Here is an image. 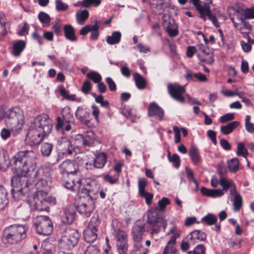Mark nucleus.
<instances>
[{"label": "nucleus", "instance_id": "nucleus-1", "mask_svg": "<svg viewBox=\"0 0 254 254\" xmlns=\"http://www.w3.org/2000/svg\"><path fill=\"white\" fill-rule=\"evenodd\" d=\"M13 164L19 165L23 175H29L33 179V182L37 189L46 188L47 181V174L44 173L42 168L36 169V153L33 150L21 151L17 152L11 158Z\"/></svg>", "mask_w": 254, "mask_h": 254}, {"label": "nucleus", "instance_id": "nucleus-2", "mask_svg": "<svg viewBox=\"0 0 254 254\" xmlns=\"http://www.w3.org/2000/svg\"><path fill=\"white\" fill-rule=\"evenodd\" d=\"M52 127V121L47 115L38 117L30 126L26 139L30 141L31 145H38L44 136L51 132Z\"/></svg>", "mask_w": 254, "mask_h": 254}, {"label": "nucleus", "instance_id": "nucleus-3", "mask_svg": "<svg viewBox=\"0 0 254 254\" xmlns=\"http://www.w3.org/2000/svg\"><path fill=\"white\" fill-rule=\"evenodd\" d=\"M10 164L15 167V169L18 173L11 180V193L15 199L19 200L22 198L26 192L28 187V180L26 177H29V175H23L21 170L19 167V164H13L11 163V159L10 160Z\"/></svg>", "mask_w": 254, "mask_h": 254}, {"label": "nucleus", "instance_id": "nucleus-4", "mask_svg": "<svg viewBox=\"0 0 254 254\" xmlns=\"http://www.w3.org/2000/svg\"><path fill=\"white\" fill-rule=\"evenodd\" d=\"M26 237V228L22 225H11L5 228L1 240L4 244H13L22 241Z\"/></svg>", "mask_w": 254, "mask_h": 254}, {"label": "nucleus", "instance_id": "nucleus-5", "mask_svg": "<svg viewBox=\"0 0 254 254\" xmlns=\"http://www.w3.org/2000/svg\"><path fill=\"white\" fill-rule=\"evenodd\" d=\"M56 203L55 197L48 196L44 191L41 190L34 195L33 200L30 201L29 205L33 210L48 211L50 205H54Z\"/></svg>", "mask_w": 254, "mask_h": 254}, {"label": "nucleus", "instance_id": "nucleus-6", "mask_svg": "<svg viewBox=\"0 0 254 254\" xmlns=\"http://www.w3.org/2000/svg\"><path fill=\"white\" fill-rule=\"evenodd\" d=\"M23 111L18 108H14L6 112L5 123L6 127L11 131L21 129L24 124Z\"/></svg>", "mask_w": 254, "mask_h": 254}, {"label": "nucleus", "instance_id": "nucleus-7", "mask_svg": "<svg viewBox=\"0 0 254 254\" xmlns=\"http://www.w3.org/2000/svg\"><path fill=\"white\" fill-rule=\"evenodd\" d=\"M79 237V234L76 230L66 229L60 240L61 249L63 251L71 250L77 245Z\"/></svg>", "mask_w": 254, "mask_h": 254}, {"label": "nucleus", "instance_id": "nucleus-8", "mask_svg": "<svg viewBox=\"0 0 254 254\" xmlns=\"http://www.w3.org/2000/svg\"><path fill=\"white\" fill-rule=\"evenodd\" d=\"M147 223L151 235L158 233L161 228L165 230L167 226L166 221L163 217L160 216L156 210L149 211L148 212Z\"/></svg>", "mask_w": 254, "mask_h": 254}, {"label": "nucleus", "instance_id": "nucleus-9", "mask_svg": "<svg viewBox=\"0 0 254 254\" xmlns=\"http://www.w3.org/2000/svg\"><path fill=\"white\" fill-rule=\"evenodd\" d=\"M34 225L37 232L41 235H49L53 230V223L49 217L46 216H37Z\"/></svg>", "mask_w": 254, "mask_h": 254}, {"label": "nucleus", "instance_id": "nucleus-10", "mask_svg": "<svg viewBox=\"0 0 254 254\" xmlns=\"http://www.w3.org/2000/svg\"><path fill=\"white\" fill-rule=\"evenodd\" d=\"M95 208L94 200L90 197L83 196L80 198V202L76 205L77 211L85 217H89L92 213Z\"/></svg>", "mask_w": 254, "mask_h": 254}, {"label": "nucleus", "instance_id": "nucleus-11", "mask_svg": "<svg viewBox=\"0 0 254 254\" xmlns=\"http://www.w3.org/2000/svg\"><path fill=\"white\" fill-rule=\"evenodd\" d=\"M100 190V185L95 180L87 179L81 192L86 194L85 197L96 199Z\"/></svg>", "mask_w": 254, "mask_h": 254}, {"label": "nucleus", "instance_id": "nucleus-12", "mask_svg": "<svg viewBox=\"0 0 254 254\" xmlns=\"http://www.w3.org/2000/svg\"><path fill=\"white\" fill-rule=\"evenodd\" d=\"M167 89L169 94L174 100L181 103H184L185 101L183 94L185 92V88L177 83H169L167 85Z\"/></svg>", "mask_w": 254, "mask_h": 254}, {"label": "nucleus", "instance_id": "nucleus-13", "mask_svg": "<svg viewBox=\"0 0 254 254\" xmlns=\"http://www.w3.org/2000/svg\"><path fill=\"white\" fill-rule=\"evenodd\" d=\"M61 172L63 174L73 175L80 174L78 164L73 160H66L59 166Z\"/></svg>", "mask_w": 254, "mask_h": 254}, {"label": "nucleus", "instance_id": "nucleus-14", "mask_svg": "<svg viewBox=\"0 0 254 254\" xmlns=\"http://www.w3.org/2000/svg\"><path fill=\"white\" fill-rule=\"evenodd\" d=\"M145 223L140 221H137L133 225L131 233L133 241L139 243L142 239L143 233L145 232Z\"/></svg>", "mask_w": 254, "mask_h": 254}, {"label": "nucleus", "instance_id": "nucleus-15", "mask_svg": "<svg viewBox=\"0 0 254 254\" xmlns=\"http://www.w3.org/2000/svg\"><path fill=\"white\" fill-rule=\"evenodd\" d=\"M164 110L156 103L153 102L150 104L148 109V115L149 117H155L161 121L164 117Z\"/></svg>", "mask_w": 254, "mask_h": 254}, {"label": "nucleus", "instance_id": "nucleus-16", "mask_svg": "<svg viewBox=\"0 0 254 254\" xmlns=\"http://www.w3.org/2000/svg\"><path fill=\"white\" fill-rule=\"evenodd\" d=\"M195 7L196 10L200 14V17L204 21L206 19V14H208L210 12L209 9L206 4L202 2L200 0H190Z\"/></svg>", "mask_w": 254, "mask_h": 254}, {"label": "nucleus", "instance_id": "nucleus-17", "mask_svg": "<svg viewBox=\"0 0 254 254\" xmlns=\"http://www.w3.org/2000/svg\"><path fill=\"white\" fill-rule=\"evenodd\" d=\"M76 118L82 124H88L89 123V110L85 106L78 107L75 112Z\"/></svg>", "mask_w": 254, "mask_h": 254}, {"label": "nucleus", "instance_id": "nucleus-18", "mask_svg": "<svg viewBox=\"0 0 254 254\" xmlns=\"http://www.w3.org/2000/svg\"><path fill=\"white\" fill-rule=\"evenodd\" d=\"M206 234L201 230H195L190 232L186 237L187 240H190L192 244H194L199 241L205 240Z\"/></svg>", "mask_w": 254, "mask_h": 254}, {"label": "nucleus", "instance_id": "nucleus-19", "mask_svg": "<svg viewBox=\"0 0 254 254\" xmlns=\"http://www.w3.org/2000/svg\"><path fill=\"white\" fill-rule=\"evenodd\" d=\"M75 211L73 208L65 207L64 209V213L62 216V221L63 223L70 224L72 223L75 218Z\"/></svg>", "mask_w": 254, "mask_h": 254}, {"label": "nucleus", "instance_id": "nucleus-20", "mask_svg": "<svg viewBox=\"0 0 254 254\" xmlns=\"http://www.w3.org/2000/svg\"><path fill=\"white\" fill-rule=\"evenodd\" d=\"M68 119L66 117L63 116V118L58 117L57 119V125L56 128L58 130L63 127V129L66 131H69L71 129V126L69 124V122H72L73 120V117L70 115Z\"/></svg>", "mask_w": 254, "mask_h": 254}, {"label": "nucleus", "instance_id": "nucleus-21", "mask_svg": "<svg viewBox=\"0 0 254 254\" xmlns=\"http://www.w3.org/2000/svg\"><path fill=\"white\" fill-rule=\"evenodd\" d=\"M180 237L179 232L175 233L173 235L165 247L163 254H175L176 249L175 247L176 239Z\"/></svg>", "mask_w": 254, "mask_h": 254}, {"label": "nucleus", "instance_id": "nucleus-22", "mask_svg": "<svg viewBox=\"0 0 254 254\" xmlns=\"http://www.w3.org/2000/svg\"><path fill=\"white\" fill-rule=\"evenodd\" d=\"M26 42L25 41L19 40L14 42L12 46L11 54L15 57L20 56L26 47Z\"/></svg>", "mask_w": 254, "mask_h": 254}, {"label": "nucleus", "instance_id": "nucleus-23", "mask_svg": "<svg viewBox=\"0 0 254 254\" xmlns=\"http://www.w3.org/2000/svg\"><path fill=\"white\" fill-rule=\"evenodd\" d=\"M200 190L202 194L204 195L213 198L221 197L224 194L223 190L220 189L210 190L205 187H202Z\"/></svg>", "mask_w": 254, "mask_h": 254}, {"label": "nucleus", "instance_id": "nucleus-24", "mask_svg": "<svg viewBox=\"0 0 254 254\" xmlns=\"http://www.w3.org/2000/svg\"><path fill=\"white\" fill-rule=\"evenodd\" d=\"M97 231L86 227L83 232L85 241L89 243H93L97 238Z\"/></svg>", "mask_w": 254, "mask_h": 254}, {"label": "nucleus", "instance_id": "nucleus-25", "mask_svg": "<svg viewBox=\"0 0 254 254\" xmlns=\"http://www.w3.org/2000/svg\"><path fill=\"white\" fill-rule=\"evenodd\" d=\"M107 157L104 152L97 154L95 158L93 159L97 169L103 168L107 162Z\"/></svg>", "mask_w": 254, "mask_h": 254}, {"label": "nucleus", "instance_id": "nucleus-26", "mask_svg": "<svg viewBox=\"0 0 254 254\" xmlns=\"http://www.w3.org/2000/svg\"><path fill=\"white\" fill-rule=\"evenodd\" d=\"M189 154L192 163L195 165H198L201 161V157L198 148L194 146H191Z\"/></svg>", "mask_w": 254, "mask_h": 254}, {"label": "nucleus", "instance_id": "nucleus-27", "mask_svg": "<svg viewBox=\"0 0 254 254\" xmlns=\"http://www.w3.org/2000/svg\"><path fill=\"white\" fill-rule=\"evenodd\" d=\"M239 125L240 123L238 121L231 122L225 126H222L220 128V131L223 134H229Z\"/></svg>", "mask_w": 254, "mask_h": 254}, {"label": "nucleus", "instance_id": "nucleus-28", "mask_svg": "<svg viewBox=\"0 0 254 254\" xmlns=\"http://www.w3.org/2000/svg\"><path fill=\"white\" fill-rule=\"evenodd\" d=\"M8 203L7 192L2 186H0V211L3 210Z\"/></svg>", "mask_w": 254, "mask_h": 254}, {"label": "nucleus", "instance_id": "nucleus-29", "mask_svg": "<svg viewBox=\"0 0 254 254\" xmlns=\"http://www.w3.org/2000/svg\"><path fill=\"white\" fill-rule=\"evenodd\" d=\"M64 36L65 38L71 41L75 42L77 38L75 34L74 28L70 25H65L64 27Z\"/></svg>", "mask_w": 254, "mask_h": 254}, {"label": "nucleus", "instance_id": "nucleus-30", "mask_svg": "<svg viewBox=\"0 0 254 254\" xmlns=\"http://www.w3.org/2000/svg\"><path fill=\"white\" fill-rule=\"evenodd\" d=\"M82 179L79 178L75 179H71L64 183L63 186L69 190H73L74 187H76L77 189H79L82 184Z\"/></svg>", "mask_w": 254, "mask_h": 254}, {"label": "nucleus", "instance_id": "nucleus-31", "mask_svg": "<svg viewBox=\"0 0 254 254\" xmlns=\"http://www.w3.org/2000/svg\"><path fill=\"white\" fill-rule=\"evenodd\" d=\"M234 9L236 12L242 13L245 19L254 18V7L244 9L235 6Z\"/></svg>", "mask_w": 254, "mask_h": 254}, {"label": "nucleus", "instance_id": "nucleus-32", "mask_svg": "<svg viewBox=\"0 0 254 254\" xmlns=\"http://www.w3.org/2000/svg\"><path fill=\"white\" fill-rule=\"evenodd\" d=\"M121 33L119 31L114 32L112 35L108 36L106 41L109 45H115L118 44L121 40Z\"/></svg>", "mask_w": 254, "mask_h": 254}, {"label": "nucleus", "instance_id": "nucleus-33", "mask_svg": "<svg viewBox=\"0 0 254 254\" xmlns=\"http://www.w3.org/2000/svg\"><path fill=\"white\" fill-rule=\"evenodd\" d=\"M62 144L64 147L63 148V153L64 155L66 156L72 155L73 147L70 141L66 138H64Z\"/></svg>", "mask_w": 254, "mask_h": 254}, {"label": "nucleus", "instance_id": "nucleus-34", "mask_svg": "<svg viewBox=\"0 0 254 254\" xmlns=\"http://www.w3.org/2000/svg\"><path fill=\"white\" fill-rule=\"evenodd\" d=\"M135 85L139 89H143L146 86V81L144 78L138 73L135 72L133 74Z\"/></svg>", "mask_w": 254, "mask_h": 254}, {"label": "nucleus", "instance_id": "nucleus-35", "mask_svg": "<svg viewBox=\"0 0 254 254\" xmlns=\"http://www.w3.org/2000/svg\"><path fill=\"white\" fill-rule=\"evenodd\" d=\"M94 142V134L93 132H87L82 139V144L84 147L91 146Z\"/></svg>", "mask_w": 254, "mask_h": 254}, {"label": "nucleus", "instance_id": "nucleus-36", "mask_svg": "<svg viewBox=\"0 0 254 254\" xmlns=\"http://www.w3.org/2000/svg\"><path fill=\"white\" fill-rule=\"evenodd\" d=\"M116 237L117 238L116 244H126L127 243V235L124 231L117 229L116 232Z\"/></svg>", "mask_w": 254, "mask_h": 254}, {"label": "nucleus", "instance_id": "nucleus-37", "mask_svg": "<svg viewBox=\"0 0 254 254\" xmlns=\"http://www.w3.org/2000/svg\"><path fill=\"white\" fill-rule=\"evenodd\" d=\"M89 15L88 11L86 9L78 12L76 14L77 23L80 25L84 24L85 20L88 18Z\"/></svg>", "mask_w": 254, "mask_h": 254}, {"label": "nucleus", "instance_id": "nucleus-38", "mask_svg": "<svg viewBox=\"0 0 254 254\" xmlns=\"http://www.w3.org/2000/svg\"><path fill=\"white\" fill-rule=\"evenodd\" d=\"M165 30L168 35L171 37L177 36L179 33L178 27L174 20H173V23L169 22V25L165 28Z\"/></svg>", "mask_w": 254, "mask_h": 254}, {"label": "nucleus", "instance_id": "nucleus-39", "mask_svg": "<svg viewBox=\"0 0 254 254\" xmlns=\"http://www.w3.org/2000/svg\"><path fill=\"white\" fill-rule=\"evenodd\" d=\"M229 170L232 173L237 172L239 169L240 162L237 158H234L228 161Z\"/></svg>", "mask_w": 254, "mask_h": 254}, {"label": "nucleus", "instance_id": "nucleus-40", "mask_svg": "<svg viewBox=\"0 0 254 254\" xmlns=\"http://www.w3.org/2000/svg\"><path fill=\"white\" fill-rule=\"evenodd\" d=\"M53 145L51 143H44L41 146V152L45 157H49L53 150Z\"/></svg>", "mask_w": 254, "mask_h": 254}, {"label": "nucleus", "instance_id": "nucleus-41", "mask_svg": "<svg viewBox=\"0 0 254 254\" xmlns=\"http://www.w3.org/2000/svg\"><path fill=\"white\" fill-rule=\"evenodd\" d=\"M10 164V160H8L7 156L6 151L2 148H0V168L4 167V165L8 166Z\"/></svg>", "mask_w": 254, "mask_h": 254}, {"label": "nucleus", "instance_id": "nucleus-42", "mask_svg": "<svg viewBox=\"0 0 254 254\" xmlns=\"http://www.w3.org/2000/svg\"><path fill=\"white\" fill-rule=\"evenodd\" d=\"M197 57L200 60L204 56H207V55L210 53V50L203 44L199 45L197 46Z\"/></svg>", "mask_w": 254, "mask_h": 254}, {"label": "nucleus", "instance_id": "nucleus-43", "mask_svg": "<svg viewBox=\"0 0 254 254\" xmlns=\"http://www.w3.org/2000/svg\"><path fill=\"white\" fill-rule=\"evenodd\" d=\"M101 221L98 217L93 216L91 217L87 227L94 230H97L100 226Z\"/></svg>", "mask_w": 254, "mask_h": 254}, {"label": "nucleus", "instance_id": "nucleus-44", "mask_svg": "<svg viewBox=\"0 0 254 254\" xmlns=\"http://www.w3.org/2000/svg\"><path fill=\"white\" fill-rule=\"evenodd\" d=\"M217 220L216 216L212 213H209L207 215L201 218V221L209 225H212L215 224Z\"/></svg>", "mask_w": 254, "mask_h": 254}, {"label": "nucleus", "instance_id": "nucleus-45", "mask_svg": "<svg viewBox=\"0 0 254 254\" xmlns=\"http://www.w3.org/2000/svg\"><path fill=\"white\" fill-rule=\"evenodd\" d=\"M237 155L247 158L248 152L247 148L245 147L244 142H240L238 144Z\"/></svg>", "mask_w": 254, "mask_h": 254}, {"label": "nucleus", "instance_id": "nucleus-46", "mask_svg": "<svg viewBox=\"0 0 254 254\" xmlns=\"http://www.w3.org/2000/svg\"><path fill=\"white\" fill-rule=\"evenodd\" d=\"M234 210L238 211L242 206V197L240 194H237L234 196L233 202Z\"/></svg>", "mask_w": 254, "mask_h": 254}, {"label": "nucleus", "instance_id": "nucleus-47", "mask_svg": "<svg viewBox=\"0 0 254 254\" xmlns=\"http://www.w3.org/2000/svg\"><path fill=\"white\" fill-rule=\"evenodd\" d=\"M38 18L42 23L47 26L49 25L51 21V18L49 14L43 11L39 12Z\"/></svg>", "mask_w": 254, "mask_h": 254}, {"label": "nucleus", "instance_id": "nucleus-48", "mask_svg": "<svg viewBox=\"0 0 254 254\" xmlns=\"http://www.w3.org/2000/svg\"><path fill=\"white\" fill-rule=\"evenodd\" d=\"M86 76L88 78L92 80L96 83H99L102 79L101 75L97 72L94 71L89 72Z\"/></svg>", "mask_w": 254, "mask_h": 254}, {"label": "nucleus", "instance_id": "nucleus-49", "mask_svg": "<svg viewBox=\"0 0 254 254\" xmlns=\"http://www.w3.org/2000/svg\"><path fill=\"white\" fill-rule=\"evenodd\" d=\"M220 185L223 187V191H227L228 189L232 187L234 184L232 181H228L224 178H220L219 180Z\"/></svg>", "mask_w": 254, "mask_h": 254}, {"label": "nucleus", "instance_id": "nucleus-50", "mask_svg": "<svg viewBox=\"0 0 254 254\" xmlns=\"http://www.w3.org/2000/svg\"><path fill=\"white\" fill-rule=\"evenodd\" d=\"M188 254H206V248L203 245L198 244L193 251H189Z\"/></svg>", "mask_w": 254, "mask_h": 254}, {"label": "nucleus", "instance_id": "nucleus-51", "mask_svg": "<svg viewBox=\"0 0 254 254\" xmlns=\"http://www.w3.org/2000/svg\"><path fill=\"white\" fill-rule=\"evenodd\" d=\"M101 2V0H83L81 2V6L86 8L91 5L98 6L100 4Z\"/></svg>", "mask_w": 254, "mask_h": 254}, {"label": "nucleus", "instance_id": "nucleus-52", "mask_svg": "<svg viewBox=\"0 0 254 254\" xmlns=\"http://www.w3.org/2000/svg\"><path fill=\"white\" fill-rule=\"evenodd\" d=\"M170 201L167 197H163L158 202V206L157 209L159 210H164L167 205L170 204Z\"/></svg>", "mask_w": 254, "mask_h": 254}, {"label": "nucleus", "instance_id": "nucleus-53", "mask_svg": "<svg viewBox=\"0 0 254 254\" xmlns=\"http://www.w3.org/2000/svg\"><path fill=\"white\" fill-rule=\"evenodd\" d=\"M56 9L58 11H64L68 8V5L64 3L62 0H56Z\"/></svg>", "mask_w": 254, "mask_h": 254}, {"label": "nucleus", "instance_id": "nucleus-54", "mask_svg": "<svg viewBox=\"0 0 254 254\" xmlns=\"http://www.w3.org/2000/svg\"><path fill=\"white\" fill-rule=\"evenodd\" d=\"M168 157L170 162L174 163V165L175 168H178L180 165V157L177 154H173V155L170 156V152H169L168 154Z\"/></svg>", "mask_w": 254, "mask_h": 254}, {"label": "nucleus", "instance_id": "nucleus-55", "mask_svg": "<svg viewBox=\"0 0 254 254\" xmlns=\"http://www.w3.org/2000/svg\"><path fill=\"white\" fill-rule=\"evenodd\" d=\"M251 116L247 115L245 118V127L247 131L250 133L254 132V124L251 123Z\"/></svg>", "mask_w": 254, "mask_h": 254}, {"label": "nucleus", "instance_id": "nucleus-56", "mask_svg": "<svg viewBox=\"0 0 254 254\" xmlns=\"http://www.w3.org/2000/svg\"><path fill=\"white\" fill-rule=\"evenodd\" d=\"M116 247L119 254H127L128 244L127 243L124 244H116Z\"/></svg>", "mask_w": 254, "mask_h": 254}, {"label": "nucleus", "instance_id": "nucleus-57", "mask_svg": "<svg viewBox=\"0 0 254 254\" xmlns=\"http://www.w3.org/2000/svg\"><path fill=\"white\" fill-rule=\"evenodd\" d=\"M133 251L135 253V254H146V250L142 245L139 244V243L134 244Z\"/></svg>", "mask_w": 254, "mask_h": 254}, {"label": "nucleus", "instance_id": "nucleus-58", "mask_svg": "<svg viewBox=\"0 0 254 254\" xmlns=\"http://www.w3.org/2000/svg\"><path fill=\"white\" fill-rule=\"evenodd\" d=\"M235 118V115L234 113H227L220 118V122L221 123H225L234 120Z\"/></svg>", "mask_w": 254, "mask_h": 254}, {"label": "nucleus", "instance_id": "nucleus-59", "mask_svg": "<svg viewBox=\"0 0 254 254\" xmlns=\"http://www.w3.org/2000/svg\"><path fill=\"white\" fill-rule=\"evenodd\" d=\"M139 194L141 197L145 198V202L147 205H150L151 204L153 197V194L152 193L145 191L143 193H140Z\"/></svg>", "mask_w": 254, "mask_h": 254}, {"label": "nucleus", "instance_id": "nucleus-60", "mask_svg": "<svg viewBox=\"0 0 254 254\" xmlns=\"http://www.w3.org/2000/svg\"><path fill=\"white\" fill-rule=\"evenodd\" d=\"M138 191L139 193H142L145 191V189L147 186L146 181L144 179H140L138 181Z\"/></svg>", "mask_w": 254, "mask_h": 254}, {"label": "nucleus", "instance_id": "nucleus-61", "mask_svg": "<svg viewBox=\"0 0 254 254\" xmlns=\"http://www.w3.org/2000/svg\"><path fill=\"white\" fill-rule=\"evenodd\" d=\"M84 254H100V253L96 246L92 245L87 248Z\"/></svg>", "mask_w": 254, "mask_h": 254}, {"label": "nucleus", "instance_id": "nucleus-62", "mask_svg": "<svg viewBox=\"0 0 254 254\" xmlns=\"http://www.w3.org/2000/svg\"><path fill=\"white\" fill-rule=\"evenodd\" d=\"M91 89V84L89 80L84 81L81 87V91L85 94H87Z\"/></svg>", "mask_w": 254, "mask_h": 254}, {"label": "nucleus", "instance_id": "nucleus-63", "mask_svg": "<svg viewBox=\"0 0 254 254\" xmlns=\"http://www.w3.org/2000/svg\"><path fill=\"white\" fill-rule=\"evenodd\" d=\"M238 19L241 21V23L243 24V27L244 29H246L248 30V32H246V34L249 35L250 32L252 30V26L250 24L245 21V17L243 18L241 15L240 16H238Z\"/></svg>", "mask_w": 254, "mask_h": 254}, {"label": "nucleus", "instance_id": "nucleus-64", "mask_svg": "<svg viewBox=\"0 0 254 254\" xmlns=\"http://www.w3.org/2000/svg\"><path fill=\"white\" fill-rule=\"evenodd\" d=\"M106 82L111 91H115L117 89L116 83L112 78L108 77L106 79Z\"/></svg>", "mask_w": 254, "mask_h": 254}]
</instances>
